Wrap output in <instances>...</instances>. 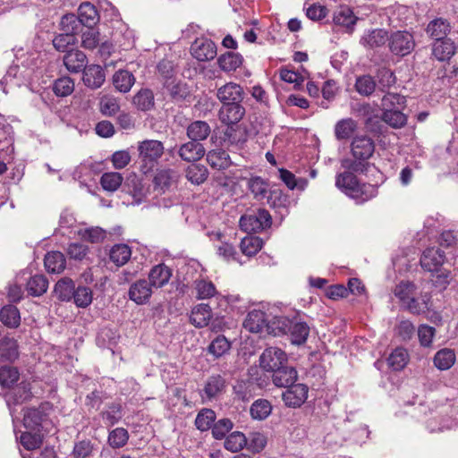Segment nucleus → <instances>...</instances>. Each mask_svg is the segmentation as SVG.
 Segmentation results:
<instances>
[{
    "label": "nucleus",
    "instance_id": "72a5a7b5",
    "mask_svg": "<svg viewBox=\"0 0 458 458\" xmlns=\"http://www.w3.org/2000/svg\"><path fill=\"white\" fill-rule=\"evenodd\" d=\"M1 322L11 328H16L20 326L21 316L19 310L13 305H6L0 310Z\"/></svg>",
    "mask_w": 458,
    "mask_h": 458
},
{
    "label": "nucleus",
    "instance_id": "f8f14e48",
    "mask_svg": "<svg viewBox=\"0 0 458 458\" xmlns=\"http://www.w3.org/2000/svg\"><path fill=\"white\" fill-rule=\"evenodd\" d=\"M31 397L30 386L29 383L22 382L16 387L10 390L6 395V403L9 407L11 416L14 417V409L13 406L21 404Z\"/></svg>",
    "mask_w": 458,
    "mask_h": 458
},
{
    "label": "nucleus",
    "instance_id": "e2e57ef3",
    "mask_svg": "<svg viewBox=\"0 0 458 458\" xmlns=\"http://www.w3.org/2000/svg\"><path fill=\"white\" fill-rule=\"evenodd\" d=\"M377 87V82L369 75H363L356 80L355 88L356 90L363 96L371 95Z\"/></svg>",
    "mask_w": 458,
    "mask_h": 458
},
{
    "label": "nucleus",
    "instance_id": "6e6552de",
    "mask_svg": "<svg viewBox=\"0 0 458 458\" xmlns=\"http://www.w3.org/2000/svg\"><path fill=\"white\" fill-rule=\"evenodd\" d=\"M191 52L194 58L200 62L212 60L216 55V47L208 38H197L191 47Z\"/></svg>",
    "mask_w": 458,
    "mask_h": 458
},
{
    "label": "nucleus",
    "instance_id": "cd10ccee",
    "mask_svg": "<svg viewBox=\"0 0 458 458\" xmlns=\"http://www.w3.org/2000/svg\"><path fill=\"white\" fill-rule=\"evenodd\" d=\"M208 165L215 169L224 170L230 166L231 159L224 149H213L207 154Z\"/></svg>",
    "mask_w": 458,
    "mask_h": 458
},
{
    "label": "nucleus",
    "instance_id": "c9c22d12",
    "mask_svg": "<svg viewBox=\"0 0 458 458\" xmlns=\"http://www.w3.org/2000/svg\"><path fill=\"white\" fill-rule=\"evenodd\" d=\"M131 256V248L126 244H115L112 247L109 253L110 260L118 267L126 264Z\"/></svg>",
    "mask_w": 458,
    "mask_h": 458
},
{
    "label": "nucleus",
    "instance_id": "f704fd0d",
    "mask_svg": "<svg viewBox=\"0 0 458 458\" xmlns=\"http://www.w3.org/2000/svg\"><path fill=\"white\" fill-rule=\"evenodd\" d=\"M44 262L47 270L50 273H61L65 267V258L60 251L48 252Z\"/></svg>",
    "mask_w": 458,
    "mask_h": 458
},
{
    "label": "nucleus",
    "instance_id": "ea45409f",
    "mask_svg": "<svg viewBox=\"0 0 458 458\" xmlns=\"http://www.w3.org/2000/svg\"><path fill=\"white\" fill-rule=\"evenodd\" d=\"M219 67L225 72L235 71L242 63V57L238 53L227 52L219 56Z\"/></svg>",
    "mask_w": 458,
    "mask_h": 458
},
{
    "label": "nucleus",
    "instance_id": "2eb2a0df",
    "mask_svg": "<svg viewBox=\"0 0 458 458\" xmlns=\"http://www.w3.org/2000/svg\"><path fill=\"white\" fill-rule=\"evenodd\" d=\"M205 148L199 142L188 141L181 145L177 150L179 157L186 162H196L205 155Z\"/></svg>",
    "mask_w": 458,
    "mask_h": 458
},
{
    "label": "nucleus",
    "instance_id": "0e129e2a",
    "mask_svg": "<svg viewBox=\"0 0 458 458\" xmlns=\"http://www.w3.org/2000/svg\"><path fill=\"white\" fill-rule=\"evenodd\" d=\"M42 412L36 408H28L24 412L23 425L26 428L36 429L42 421Z\"/></svg>",
    "mask_w": 458,
    "mask_h": 458
},
{
    "label": "nucleus",
    "instance_id": "b1692460",
    "mask_svg": "<svg viewBox=\"0 0 458 458\" xmlns=\"http://www.w3.org/2000/svg\"><path fill=\"white\" fill-rule=\"evenodd\" d=\"M134 83V75L127 70H119L113 75V84L122 93L129 92Z\"/></svg>",
    "mask_w": 458,
    "mask_h": 458
},
{
    "label": "nucleus",
    "instance_id": "aec40b11",
    "mask_svg": "<svg viewBox=\"0 0 458 458\" xmlns=\"http://www.w3.org/2000/svg\"><path fill=\"white\" fill-rule=\"evenodd\" d=\"M451 31L450 22L444 18H436L429 21L427 26L426 32L428 35L437 40L447 38V35Z\"/></svg>",
    "mask_w": 458,
    "mask_h": 458
},
{
    "label": "nucleus",
    "instance_id": "4be33fe9",
    "mask_svg": "<svg viewBox=\"0 0 458 458\" xmlns=\"http://www.w3.org/2000/svg\"><path fill=\"white\" fill-rule=\"evenodd\" d=\"M105 81V72L100 65L92 64L83 70V82L91 89H98Z\"/></svg>",
    "mask_w": 458,
    "mask_h": 458
},
{
    "label": "nucleus",
    "instance_id": "4468645a",
    "mask_svg": "<svg viewBox=\"0 0 458 458\" xmlns=\"http://www.w3.org/2000/svg\"><path fill=\"white\" fill-rule=\"evenodd\" d=\"M140 157L144 161H157L164 152L163 143L159 140H147L139 144Z\"/></svg>",
    "mask_w": 458,
    "mask_h": 458
},
{
    "label": "nucleus",
    "instance_id": "a878e982",
    "mask_svg": "<svg viewBox=\"0 0 458 458\" xmlns=\"http://www.w3.org/2000/svg\"><path fill=\"white\" fill-rule=\"evenodd\" d=\"M456 361V355L454 350L444 348L437 352L433 358L434 365L439 370H447Z\"/></svg>",
    "mask_w": 458,
    "mask_h": 458
},
{
    "label": "nucleus",
    "instance_id": "39448f33",
    "mask_svg": "<svg viewBox=\"0 0 458 458\" xmlns=\"http://www.w3.org/2000/svg\"><path fill=\"white\" fill-rule=\"evenodd\" d=\"M415 47L413 36L407 31H396L389 38V47L396 55L404 56Z\"/></svg>",
    "mask_w": 458,
    "mask_h": 458
},
{
    "label": "nucleus",
    "instance_id": "0eeeda50",
    "mask_svg": "<svg viewBox=\"0 0 458 458\" xmlns=\"http://www.w3.org/2000/svg\"><path fill=\"white\" fill-rule=\"evenodd\" d=\"M352 154L359 160L369 159L375 151L373 140L367 135H356L351 145Z\"/></svg>",
    "mask_w": 458,
    "mask_h": 458
},
{
    "label": "nucleus",
    "instance_id": "774afa93",
    "mask_svg": "<svg viewBox=\"0 0 458 458\" xmlns=\"http://www.w3.org/2000/svg\"><path fill=\"white\" fill-rule=\"evenodd\" d=\"M396 81L394 72L389 69H381L377 72V87L381 91L389 89Z\"/></svg>",
    "mask_w": 458,
    "mask_h": 458
},
{
    "label": "nucleus",
    "instance_id": "c85d7f7f",
    "mask_svg": "<svg viewBox=\"0 0 458 458\" xmlns=\"http://www.w3.org/2000/svg\"><path fill=\"white\" fill-rule=\"evenodd\" d=\"M288 334H290L291 341L293 344H302L308 339L310 335V327L305 322L292 321Z\"/></svg>",
    "mask_w": 458,
    "mask_h": 458
},
{
    "label": "nucleus",
    "instance_id": "4c0bfd02",
    "mask_svg": "<svg viewBox=\"0 0 458 458\" xmlns=\"http://www.w3.org/2000/svg\"><path fill=\"white\" fill-rule=\"evenodd\" d=\"M225 386V380L221 376H212L205 385L204 393L208 399L216 398L223 393Z\"/></svg>",
    "mask_w": 458,
    "mask_h": 458
},
{
    "label": "nucleus",
    "instance_id": "a19ab883",
    "mask_svg": "<svg viewBox=\"0 0 458 458\" xmlns=\"http://www.w3.org/2000/svg\"><path fill=\"white\" fill-rule=\"evenodd\" d=\"M263 241L258 236H246L240 244L242 252L249 257L256 255L262 248Z\"/></svg>",
    "mask_w": 458,
    "mask_h": 458
},
{
    "label": "nucleus",
    "instance_id": "7ed1b4c3",
    "mask_svg": "<svg viewBox=\"0 0 458 458\" xmlns=\"http://www.w3.org/2000/svg\"><path fill=\"white\" fill-rule=\"evenodd\" d=\"M239 224L244 232L255 233L270 227L272 217L267 210L259 208L257 212L243 215Z\"/></svg>",
    "mask_w": 458,
    "mask_h": 458
},
{
    "label": "nucleus",
    "instance_id": "4d7b16f0",
    "mask_svg": "<svg viewBox=\"0 0 458 458\" xmlns=\"http://www.w3.org/2000/svg\"><path fill=\"white\" fill-rule=\"evenodd\" d=\"M334 22L344 27L353 25L355 23L353 12L348 6H341L334 14Z\"/></svg>",
    "mask_w": 458,
    "mask_h": 458
},
{
    "label": "nucleus",
    "instance_id": "dca6fc26",
    "mask_svg": "<svg viewBox=\"0 0 458 458\" xmlns=\"http://www.w3.org/2000/svg\"><path fill=\"white\" fill-rule=\"evenodd\" d=\"M172 276V270L165 264L154 266L148 273V283L153 289L164 287Z\"/></svg>",
    "mask_w": 458,
    "mask_h": 458
},
{
    "label": "nucleus",
    "instance_id": "20e7f679",
    "mask_svg": "<svg viewBox=\"0 0 458 458\" xmlns=\"http://www.w3.org/2000/svg\"><path fill=\"white\" fill-rule=\"evenodd\" d=\"M287 361L286 353L282 349L274 346L265 349L259 357L260 367L268 372H273L286 364Z\"/></svg>",
    "mask_w": 458,
    "mask_h": 458
},
{
    "label": "nucleus",
    "instance_id": "680f3d73",
    "mask_svg": "<svg viewBox=\"0 0 458 458\" xmlns=\"http://www.w3.org/2000/svg\"><path fill=\"white\" fill-rule=\"evenodd\" d=\"M387 39L389 40L387 32L381 29L374 30L363 38L364 43L370 47H380L384 45Z\"/></svg>",
    "mask_w": 458,
    "mask_h": 458
},
{
    "label": "nucleus",
    "instance_id": "412c9836",
    "mask_svg": "<svg viewBox=\"0 0 458 458\" xmlns=\"http://www.w3.org/2000/svg\"><path fill=\"white\" fill-rule=\"evenodd\" d=\"M212 310L208 304L200 303L191 310L190 320L196 327L202 328L209 324Z\"/></svg>",
    "mask_w": 458,
    "mask_h": 458
},
{
    "label": "nucleus",
    "instance_id": "9b49d317",
    "mask_svg": "<svg viewBox=\"0 0 458 458\" xmlns=\"http://www.w3.org/2000/svg\"><path fill=\"white\" fill-rule=\"evenodd\" d=\"M309 388L304 384H293L282 394L285 405L300 407L308 397Z\"/></svg>",
    "mask_w": 458,
    "mask_h": 458
},
{
    "label": "nucleus",
    "instance_id": "13d9d810",
    "mask_svg": "<svg viewBox=\"0 0 458 458\" xmlns=\"http://www.w3.org/2000/svg\"><path fill=\"white\" fill-rule=\"evenodd\" d=\"M249 189L254 195L255 199L259 200L268 197L267 196L268 191V184L260 177L251 178L249 182Z\"/></svg>",
    "mask_w": 458,
    "mask_h": 458
},
{
    "label": "nucleus",
    "instance_id": "8fccbe9b",
    "mask_svg": "<svg viewBox=\"0 0 458 458\" xmlns=\"http://www.w3.org/2000/svg\"><path fill=\"white\" fill-rule=\"evenodd\" d=\"M133 104L140 110H149L154 106V95L150 89L140 90L133 98Z\"/></svg>",
    "mask_w": 458,
    "mask_h": 458
},
{
    "label": "nucleus",
    "instance_id": "1a4fd4ad",
    "mask_svg": "<svg viewBox=\"0 0 458 458\" xmlns=\"http://www.w3.org/2000/svg\"><path fill=\"white\" fill-rule=\"evenodd\" d=\"M216 98L223 105L242 103L244 91L239 84L228 82L217 89Z\"/></svg>",
    "mask_w": 458,
    "mask_h": 458
},
{
    "label": "nucleus",
    "instance_id": "338daca9",
    "mask_svg": "<svg viewBox=\"0 0 458 458\" xmlns=\"http://www.w3.org/2000/svg\"><path fill=\"white\" fill-rule=\"evenodd\" d=\"M267 442V437L263 433L251 432L247 438V446L250 451L259 453L265 448Z\"/></svg>",
    "mask_w": 458,
    "mask_h": 458
},
{
    "label": "nucleus",
    "instance_id": "6e6d98bb",
    "mask_svg": "<svg viewBox=\"0 0 458 458\" xmlns=\"http://www.w3.org/2000/svg\"><path fill=\"white\" fill-rule=\"evenodd\" d=\"M208 177L207 168L199 164H192L186 170V178L194 184L202 183Z\"/></svg>",
    "mask_w": 458,
    "mask_h": 458
},
{
    "label": "nucleus",
    "instance_id": "49530a36",
    "mask_svg": "<svg viewBox=\"0 0 458 458\" xmlns=\"http://www.w3.org/2000/svg\"><path fill=\"white\" fill-rule=\"evenodd\" d=\"M394 293L403 305L411 296L417 295V288L411 282L402 281L394 287Z\"/></svg>",
    "mask_w": 458,
    "mask_h": 458
},
{
    "label": "nucleus",
    "instance_id": "f03ea898",
    "mask_svg": "<svg viewBox=\"0 0 458 458\" xmlns=\"http://www.w3.org/2000/svg\"><path fill=\"white\" fill-rule=\"evenodd\" d=\"M335 185L357 203L368 201L377 194V189L373 185L360 184L351 172L340 174L336 177Z\"/></svg>",
    "mask_w": 458,
    "mask_h": 458
},
{
    "label": "nucleus",
    "instance_id": "c756f323",
    "mask_svg": "<svg viewBox=\"0 0 458 458\" xmlns=\"http://www.w3.org/2000/svg\"><path fill=\"white\" fill-rule=\"evenodd\" d=\"M74 282L68 277H64L57 281L55 285V293L62 301H70L74 293Z\"/></svg>",
    "mask_w": 458,
    "mask_h": 458
},
{
    "label": "nucleus",
    "instance_id": "a211bd4d",
    "mask_svg": "<svg viewBox=\"0 0 458 458\" xmlns=\"http://www.w3.org/2000/svg\"><path fill=\"white\" fill-rule=\"evenodd\" d=\"M86 55L78 49H71L64 56V64L66 69L71 72H79L83 71L87 66Z\"/></svg>",
    "mask_w": 458,
    "mask_h": 458
},
{
    "label": "nucleus",
    "instance_id": "58836bf2",
    "mask_svg": "<svg viewBox=\"0 0 458 458\" xmlns=\"http://www.w3.org/2000/svg\"><path fill=\"white\" fill-rule=\"evenodd\" d=\"M231 349V343L224 335L214 338L208 347V352L215 358H220Z\"/></svg>",
    "mask_w": 458,
    "mask_h": 458
},
{
    "label": "nucleus",
    "instance_id": "2f4dec72",
    "mask_svg": "<svg viewBox=\"0 0 458 458\" xmlns=\"http://www.w3.org/2000/svg\"><path fill=\"white\" fill-rule=\"evenodd\" d=\"M357 128V123L352 118L338 121L335 125V136L338 140H348Z\"/></svg>",
    "mask_w": 458,
    "mask_h": 458
},
{
    "label": "nucleus",
    "instance_id": "7c9ffc66",
    "mask_svg": "<svg viewBox=\"0 0 458 458\" xmlns=\"http://www.w3.org/2000/svg\"><path fill=\"white\" fill-rule=\"evenodd\" d=\"M83 26L80 19L73 13H68L62 17L60 21V30L63 33L74 35L82 32Z\"/></svg>",
    "mask_w": 458,
    "mask_h": 458
},
{
    "label": "nucleus",
    "instance_id": "f3484780",
    "mask_svg": "<svg viewBox=\"0 0 458 458\" xmlns=\"http://www.w3.org/2000/svg\"><path fill=\"white\" fill-rule=\"evenodd\" d=\"M272 376L273 383L279 387H288L297 379V371L287 363L274 370Z\"/></svg>",
    "mask_w": 458,
    "mask_h": 458
},
{
    "label": "nucleus",
    "instance_id": "69168bd1",
    "mask_svg": "<svg viewBox=\"0 0 458 458\" xmlns=\"http://www.w3.org/2000/svg\"><path fill=\"white\" fill-rule=\"evenodd\" d=\"M129 433L123 428H116L109 433L108 442L113 448H120L126 445Z\"/></svg>",
    "mask_w": 458,
    "mask_h": 458
},
{
    "label": "nucleus",
    "instance_id": "ddd939ff",
    "mask_svg": "<svg viewBox=\"0 0 458 458\" xmlns=\"http://www.w3.org/2000/svg\"><path fill=\"white\" fill-rule=\"evenodd\" d=\"M445 261V253L438 248L426 249L420 258L421 267L429 272L437 271Z\"/></svg>",
    "mask_w": 458,
    "mask_h": 458
},
{
    "label": "nucleus",
    "instance_id": "6ab92c4d",
    "mask_svg": "<svg viewBox=\"0 0 458 458\" xmlns=\"http://www.w3.org/2000/svg\"><path fill=\"white\" fill-rule=\"evenodd\" d=\"M177 178V173L172 169L158 171L153 180L155 190L158 193L165 192L176 183Z\"/></svg>",
    "mask_w": 458,
    "mask_h": 458
},
{
    "label": "nucleus",
    "instance_id": "79ce46f5",
    "mask_svg": "<svg viewBox=\"0 0 458 458\" xmlns=\"http://www.w3.org/2000/svg\"><path fill=\"white\" fill-rule=\"evenodd\" d=\"M48 281L42 275L31 276L27 283V291L30 295L40 296L47 292Z\"/></svg>",
    "mask_w": 458,
    "mask_h": 458
},
{
    "label": "nucleus",
    "instance_id": "e433bc0d",
    "mask_svg": "<svg viewBox=\"0 0 458 458\" xmlns=\"http://www.w3.org/2000/svg\"><path fill=\"white\" fill-rule=\"evenodd\" d=\"M196 297L199 300H206L216 295L217 291L215 284L207 279H197L194 282Z\"/></svg>",
    "mask_w": 458,
    "mask_h": 458
},
{
    "label": "nucleus",
    "instance_id": "de8ad7c7",
    "mask_svg": "<svg viewBox=\"0 0 458 458\" xmlns=\"http://www.w3.org/2000/svg\"><path fill=\"white\" fill-rule=\"evenodd\" d=\"M382 119L387 124L394 128H401L406 124L407 118L403 113L399 110L383 109Z\"/></svg>",
    "mask_w": 458,
    "mask_h": 458
},
{
    "label": "nucleus",
    "instance_id": "603ef678",
    "mask_svg": "<svg viewBox=\"0 0 458 458\" xmlns=\"http://www.w3.org/2000/svg\"><path fill=\"white\" fill-rule=\"evenodd\" d=\"M72 299L77 307L87 308L93 301V293L89 287L79 286L77 289H74Z\"/></svg>",
    "mask_w": 458,
    "mask_h": 458
},
{
    "label": "nucleus",
    "instance_id": "3c124183",
    "mask_svg": "<svg viewBox=\"0 0 458 458\" xmlns=\"http://www.w3.org/2000/svg\"><path fill=\"white\" fill-rule=\"evenodd\" d=\"M74 90V81L67 76L61 77L55 81L53 91L57 97H67Z\"/></svg>",
    "mask_w": 458,
    "mask_h": 458
},
{
    "label": "nucleus",
    "instance_id": "09e8293b",
    "mask_svg": "<svg viewBox=\"0 0 458 458\" xmlns=\"http://www.w3.org/2000/svg\"><path fill=\"white\" fill-rule=\"evenodd\" d=\"M77 42V38L74 37V35H68L62 32L54 38L53 46L59 52L68 53Z\"/></svg>",
    "mask_w": 458,
    "mask_h": 458
},
{
    "label": "nucleus",
    "instance_id": "a18cd8bd",
    "mask_svg": "<svg viewBox=\"0 0 458 458\" xmlns=\"http://www.w3.org/2000/svg\"><path fill=\"white\" fill-rule=\"evenodd\" d=\"M216 420V413L211 409H202L197 414L195 425L200 431L208 430Z\"/></svg>",
    "mask_w": 458,
    "mask_h": 458
},
{
    "label": "nucleus",
    "instance_id": "5701e85b",
    "mask_svg": "<svg viewBox=\"0 0 458 458\" xmlns=\"http://www.w3.org/2000/svg\"><path fill=\"white\" fill-rule=\"evenodd\" d=\"M455 53V46L451 38L437 40L432 46V55L438 61H447Z\"/></svg>",
    "mask_w": 458,
    "mask_h": 458
},
{
    "label": "nucleus",
    "instance_id": "bf43d9fd",
    "mask_svg": "<svg viewBox=\"0 0 458 458\" xmlns=\"http://www.w3.org/2000/svg\"><path fill=\"white\" fill-rule=\"evenodd\" d=\"M100 182L104 190L115 191L123 182V176L116 172L105 173L101 176Z\"/></svg>",
    "mask_w": 458,
    "mask_h": 458
},
{
    "label": "nucleus",
    "instance_id": "5fc2aeb1",
    "mask_svg": "<svg viewBox=\"0 0 458 458\" xmlns=\"http://www.w3.org/2000/svg\"><path fill=\"white\" fill-rule=\"evenodd\" d=\"M409 360L408 352L403 348H396L388 358L389 366L394 370L403 369Z\"/></svg>",
    "mask_w": 458,
    "mask_h": 458
},
{
    "label": "nucleus",
    "instance_id": "393cba45",
    "mask_svg": "<svg viewBox=\"0 0 458 458\" xmlns=\"http://www.w3.org/2000/svg\"><path fill=\"white\" fill-rule=\"evenodd\" d=\"M82 26L92 27L98 21V13L94 4L89 2L81 4L77 16Z\"/></svg>",
    "mask_w": 458,
    "mask_h": 458
},
{
    "label": "nucleus",
    "instance_id": "c03bdc74",
    "mask_svg": "<svg viewBox=\"0 0 458 458\" xmlns=\"http://www.w3.org/2000/svg\"><path fill=\"white\" fill-rule=\"evenodd\" d=\"M247 445V437L239 431L231 433L225 440L224 446L226 450L236 453Z\"/></svg>",
    "mask_w": 458,
    "mask_h": 458
},
{
    "label": "nucleus",
    "instance_id": "052dcab7",
    "mask_svg": "<svg viewBox=\"0 0 458 458\" xmlns=\"http://www.w3.org/2000/svg\"><path fill=\"white\" fill-rule=\"evenodd\" d=\"M383 109L399 110L405 106V98L398 93H386L382 98Z\"/></svg>",
    "mask_w": 458,
    "mask_h": 458
},
{
    "label": "nucleus",
    "instance_id": "423d86ee",
    "mask_svg": "<svg viewBox=\"0 0 458 458\" xmlns=\"http://www.w3.org/2000/svg\"><path fill=\"white\" fill-rule=\"evenodd\" d=\"M153 293L154 289L148 280L139 279L131 284L128 297L137 305H145L150 301Z\"/></svg>",
    "mask_w": 458,
    "mask_h": 458
},
{
    "label": "nucleus",
    "instance_id": "37998d69",
    "mask_svg": "<svg viewBox=\"0 0 458 458\" xmlns=\"http://www.w3.org/2000/svg\"><path fill=\"white\" fill-rule=\"evenodd\" d=\"M271 411L272 405L266 399L256 400L250 407V415L254 420H263L270 415Z\"/></svg>",
    "mask_w": 458,
    "mask_h": 458
},
{
    "label": "nucleus",
    "instance_id": "864d4df0",
    "mask_svg": "<svg viewBox=\"0 0 458 458\" xmlns=\"http://www.w3.org/2000/svg\"><path fill=\"white\" fill-rule=\"evenodd\" d=\"M128 193L132 197V204H140L146 198L147 190L143 187L140 181L133 178L126 184Z\"/></svg>",
    "mask_w": 458,
    "mask_h": 458
},
{
    "label": "nucleus",
    "instance_id": "9d476101",
    "mask_svg": "<svg viewBox=\"0 0 458 458\" xmlns=\"http://www.w3.org/2000/svg\"><path fill=\"white\" fill-rule=\"evenodd\" d=\"M243 327L249 332L255 334L262 333L264 330H269V324L267 323L266 313L257 309L248 312L243 322Z\"/></svg>",
    "mask_w": 458,
    "mask_h": 458
},
{
    "label": "nucleus",
    "instance_id": "473e14b6",
    "mask_svg": "<svg viewBox=\"0 0 458 458\" xmlns=\"http://www.w3.org/2000/svg\"><path fill=\"white\" fill-rule=\"evenodd\" d=\"M209 133L210 127L208 123L204 121H195L187 128L188 137L195 142L207 139Z\"/></svg>",
    "mask_w": 458,
    "mask_h": 458
},
{
    "label": "nucleus",
    "instance_id": "bb28decb",
    "mask_svg": "<svg viewBox=\"0 0 458 458\" xmlns=\"http://www.w3.org/2000/svg\"><path fill=\"white\" fill-rule=\"evenodd\" d=\"M19 356L16 340L4 337L0 341V361H13Z\"/></svg>",
    "mask_w": 458,
    "mask_h": 458
},
{
    "label": "nucleus",
    "instance_id": "f257e3e1",
    "mask_svg": "<svg viewBox=\"0 0 458 458\" xmlns=\"http://www.w3.org/2000/svg\"><path fill=\"white\" fill-rule=\"evenodd\" d=\"M245 108L241 103L222 105L218 111V118L220 122L228 127L225 131V140L230 144L244 143L246 141V134L244 130L237 127L234 129L233 125L237 124L244 116Z\"/></svg>",
    "mask_w": 458,
    "mask_h": 458
}]
</instances>
